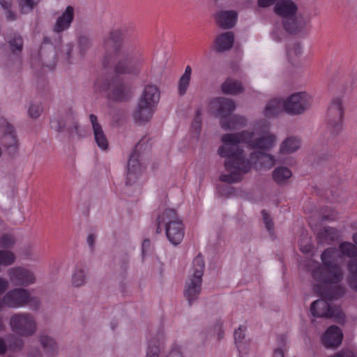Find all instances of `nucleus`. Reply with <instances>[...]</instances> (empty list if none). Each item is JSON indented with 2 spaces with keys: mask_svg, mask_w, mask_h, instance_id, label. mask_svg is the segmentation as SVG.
Here are the masks:
<instances>
[{
  "mask_svg": "<svg viewBox=\"0 0 357 357\" xmlns=\"http://www.w3.org/2000/svg\"><path fill=\"white\" fill-rule=\"evenodd\" d=\"M9 287V282L7 279L0 277V296L2 295ZM1 298H0V301Z\"/></svg>",
  "mask_w": 357,
  "mask_h": 357,
  "instance_id": "864d4df0",
  "label": "nucleus"
},
{
  "mask_svg": "<svg viewBox=\"0 0 357 357\" xmlns=\"http://www.w3.org/2000/svg\"><path fill=\"white\" fill-rule=\"evenodd\" d=\"M192 126L195 129H197L198 131L200 130V128H201V121H200V119H199L198 116L195 119V121H194V122L192 123Z\"/></svg>",
  "mask_w": 357,
  "mask_h": 357,
  "instance_id": "680f3d73",
  "label": "nucleus"
},
{
  "mask_svg": "<svg viewBox=\"0 0 357 357\" xmlns=\"http://www.w3.org/2000/svg\"><path fill=\"white\" fill-rule=\"evenodd\" d=\"M8 275L10 282L17 286L26 287L36 282L33 272L20 266L9 268Z\"/></svg>",
  "mask_w": 357,
  "mask_h": 357,
  "instance_id": "ddd939ff",
  "label": "nucleus"
},
{
  "mask_svg": "<svg viewBox=\"0 0 357 357\" xmlns=\"http://www.w3.org/2000/svg\"><path fill=\"white\" fill-rule=\"evenodd\" d=\"M250 157L253 161L258 162L260 167L265 169H270L276 162L274 155L264 151H253Z\"/></svg>",
  "mask_w": 357,
  "mask_h": 357,
  "instance_id": "412c9836",
  "label": "nucleus"
},
{
  "mask_svg": "<svg viewBox=\"0 0 357 357\" xmlns=\"http://www.w3.org/2000/svg\"><path fill=\"white\" fill-rule=\"evenodd\" d=\"M247 120L245 117L241 116H234L230 118L228 123L226 119H222L220 121L221 126L224 129H236L238 126H245Z\"/></svg>",
  "mask_w": 357,
  "mask_h": 357,
  "instance_id": "2f4dec72",
  "label": "nucleus"
},
{
  "mask_svg": "<svg viewBox=\"0 0 357 357\" xmlns=\"http://www.w3.org/2000/svg\"><path fill=\"white\" fill-rule=\"evenodd\" d=\"M160 99V92L158 88L153 85L146 86L139 98L140 102L146 103L148 105L155 107Z\"/></svg>",
  "mask_w": 357,
  "mask_h": 357,
  "instance_id": "5701e85b",
  "label": "nucleus"
},
{
  "mask_svg": "<svg viewBox=\"0 0 357 357\" xmlns=\"http://www.w3.org/2000/svg\"><path fill=\"white\" fill-rule=\"evenodd\" d=\"M96 241V236L94 234H89L87 238V243L91 248H93Z\"/></svg>",
  "mask_w": 357,
  "mask_h": 357,
  "instance_id": "bf43d9fd",
  "label": "nucleus"
},
{
  "mask_svg": "<svg viewBox=\"0 0 357 357\" xmlns=\"http://www.w3.org/2000/svg\"><path fill=\"white\" fill-rule=\"evenodd\" d=\"M227 138L240 140L252 149L266 151L273 148L277 141L276 135L269 131L267 126L255 128L252 132L244 130L232 133V135L227 136Z\"/></svg>",
  "mask_w": 357,
  "mask_h": 357,
  "instance_id": "20e7f679",
  "label": "nucleus"
},
{
  "mask_svg": "<svg viewBox=\"0 0 357 357\" xmlns=\"http://www.w3.org/2000/svg\"><path fill=\"white\" fill-rule=\"evenodd\" d=\"M284 101V112L292 115L303 113L312 105V97L305 92L295 93Z\"/></svg>",
  "mask_w": 357,
  "mask_h": 357,
  "instance_id": "1a4fd4ad",
  "label": "nucleus"
},
{
  "mask_svg": "<svg viewBox=\"0 0 357 357\" xmlns=\"http://www.w3.org/2000/svg\"><path fill=\"white\" fill-rule=\"evenodd\" d=\"M246 327L240 326L237 330H235L234 335L236 344L241 343L245 337V331Z\"/></svg>",
  "mask_w": 357,
  "mask_h": 357,
  "instance_id": "09e8293b",
  "label": "nucleus"
},
{
  "mask_svg": "<svg viewBox=\"0 0 357 357\" xmlns=\"http://www.w3.org/2000/svg\"><path fill=\"white\" fill-rule=\"evenodd\" d=\"M222 29H230L234 27V24H220Z\"/></svg>",
  "mask_w": 357,
  "mask_h": 357,
  "instance_id": "0e129e2a",
  "label": "nucleus"
},
{
  "mask_svg": "<svg viewBox=\"0 0 357 357\" xmlns=\"http://www.w3.org/2000/svg\"><path fill=\"white\" fill-rule=\"evenodd\" d=\"M132 96L131 89L121 80H114L109 86L108 97L116 101H126Z\"/></svg>",
  "mask_w": 357,
  "mask_h": 357,
  "instance_id": "4468645a",
  "label": "nucleus"
},
{
  "mask_svg": "<svg viewBox=\"0 0 357 357\" xmlns=\"http://www.w3.org/2000/svg\"><path fill=\"white\" fill-rule=\"evenodd\" d=\"M70 24H55L54 31L56 33H60L68 29Z\"/></svg>",
  "mask_w": 357,
  "mask_h": 357,
  "instance_id": "6e6d98bb",
  "label": "nucleus"
},
{
  "mask_svg": "<svg viewBox=\"0 0 357 357\" xmlns=\"http://www.w3.org/2000/svg\"><path fill=\"white\" fill-rule=\"evenodd\" d=\"M339 256L335 248L325 250L321 255L322 265L312 272L314 280L330 286L327 289L319 291V294L326 300L337 299L345 294V289L338 285L344 276L342 268L337 264Z\"/></svg>",
  "mask_w": 357,
  "mask_h": 357,
  "instance_id": "f03ea898",
  "label": "nucleus"
},
{
  "mask_svg": "<svg viewBox=\"0 0 357 357\" xmlns=\"http://www.w3.org/2000/svg\"><path fill=\"white\" fill-rule=\"evenodd\" d=\"M273 181L279 184L282 185L286 183V181L292 176L291 171L285 167H280L275 169L272 173Z\"/></svg>",
  "mask_w": 357,
  "mask_h": 357,
  "instance_id": "cd10ccee",
  "label": "nucleus"
},
{
  "mask_svg": "<svg viewBox=\"0 0 357 357\" xmlns=\"http://www.w3.org/2000/svg\"><path fill=\"white\" fill-rule=\"evenodd\" d=\"M261 214H262L264 222L266 225V227L267 229L271 232L273 229V220L270 218L269 215L268 214V213L266 211L263 210L261 211Z\"/></svg>",
  "mask_w": 357,
  "mask_h": 357,
  "instance_id": "8fccbe9b",
  "label": "nucleus"
},
{
  "mask_svg": "<svg viewBox=\"0 0 357 357\" xmlns=\"http://www.w3.org/2000/svg\"><path fill=\"white\" fill-rule=\"evenodd\" d=\"M86 273L84 269L77 270L73 275L72 282L74 286L80 287L85 283Z\"/></svg>",
  "mask_w": 357,
  "mask_h": 357,
  "instance_id": "ea45409f",
  "label": "nucleus"
},
{
  "mask_svg": "<svg viewBox=\"0 0 357 357\" xmlns=\"http://www.w3.org/2000/svg\"><path fill=\"white\" fill-rule=\"evenodd\" d=\"M31 301L29 291L24 288H15L7 291L0 301V310L4 307L19 308L26 305Z\"/></svg>",
  "mask_w": 357,
  "mask_h": 357,
  "instance_id": "6e6552de",
  "label": "nucleus"
},
{
  "mask_svg": "<svg viewBox=\"0 0 357 357\" xmlns=\"http://www.w3.org/2000/svg\"><path fill=\"white\" fill-rule=\"evenodd\" d=\"M234 35L232 31L221 33L215 39L214 49L218 53L228 51L233 47Z\"/></svg>",
  "mask_w": 357,
  "mask_h": 357,
  "instance_id": "a211bd4d",
  "label": "nucleus"
},
{
  "mask_svg": "<svg viewBox=\"0 0 357 357\" xmlns=\"http://www.w3.org/2000/svg\"><path fill=\"white\" fill-rule=\"evenodd\" d=\"M190 75H191V68L189 66H188L185 68V73L183 75V76L188 77L190 78Z\"/></svg>",
  "mask_w": 357,
  "mask_h": 357,
  "instance_id": "e2e57ef3",
  "label": "nucleus"
},
{
  "mask_svg": "<svg viewBox=\"0 0 357 357\" xmlns=\"http://www.w3.org/2000/svg\"><path fill=\"white\" fill-rule=\"evenodd\" d=\"M289 59L291 61L294 57L299 56L302 54V47L300 44H294L287 51Z\"/></svg>",
  "mask_w": 357,
  "mask_h": 357,
  "instance_id": "37998d69",
  "label": "nucleus"
},
{
  "mask_svg": "<svg viewBox=\"0 0 357 357\" xmlns=\"http://www.w3.org/2000/svg\"><path fill=\"white\" fill-rule=\"evenodd\" d=\"M192 271V275L190 278L185 290V296L189 304H191L192 301L197 299L202 289V278L204 271V261L200 254L193 260Z\"/></svg>",
  "mask_w": 357,
  "mask_h": 357,
  "instance_id": "423d86ee",
  "label": "nucleus"
},
{
  "mask_svg": "<svg viewBox=\"0 0 357 357\" xmlns=\"http://www.w3.org/2000/svg\"><path fill=\"white\" fill-rule=\"evenodd\" d=\"M159 225L165 224L166 236L169 242L178 245L184 237V227L174 209H166L158 215Z\"/></svg>",
  "mask_w": 357,
  "mask_h": 357,
  "instance_id": "39448f33",
  "label": "nucleus"
},
{
  "mask_svg": "<svg viewBox=\"0 0 357 357\" xmlns=\"http://www.w3.org/2000/svg\"><path fill=\"white\" fill-rule=\"evenodd\" d=\"M75 8L72 6H68L65 10L59 16L56 22H72L74 20Z\"/></svg>",
  "mask_w": 357,
  "mask_h": 357,
  "instance_id": "4c0bfd02",
  "label": "nucleus"
},
{
  "mask_svg": "<svg viewBox=\"0 0 357 357\" xmlns=\"http://www.w3.org/2000/svg\"><path fill=\"white\" fill-rule=\"evenodd\" d=\"M40 0H17L18 14L28 15L33 12Z\"/></svg>",
  "mask_w": 357,
  "mask_h": 357,
  "instance_id": "7c9ffc66",
  "label": "nucleus"
},
{
  "mask_svg": "<svg viewBox=\"0 0 357 357\" xmlns=\"http://www.w3.org/2000/svg\"><path fill=\"white\" fill-rule=\"evenodd\" d=\"M33 246L32 245L28 244L25 245L21 249V252L26 258H29L33 255L34 253Z\"/></svg>",
  "mask_w": 357,
  "mask_h": 357,
  "instance_id": "3c124183",
  "label": "nucleus"
},
{
  "mask_svg": "<svg viewBox=\"0 0 357 357\" xmlns=\"http://www.w3.org/2000/svg\"><path fill=\"white\" fill-rule=\"evenodd\" d=\"M43 112V107L40 104H31L29 106V114L31 118H38Z\"/></svg>",
  "mask_w": 357,
  "mask_h": 357,
  "instance_id": "de8ad7c7",
  "label": "nucleus"
},
{
  "mask_svg": "<svg viewBox=\"0 0 357 357\" xmlns=\"http://www.w3.org/2000/svg\"><path fill=\"white\" fill-rule=\"evenodd\" d=\"M342 340V331L336 326H330L321 337L322 344L326 348H336L341 344Z\"/></svg>",
  "mask_w": 357,
  "mask_h": 357,
  "instance_id": "2eb2a0df",
  "label": "nucleus"
},
{
  "mask_svg": "<svg viewBox=\"0 0 357 357\" xmlns=\"http://www.w3.org/2000/svg\"><path fill=\"white\" fill-rule=\"evenodd\" d=\"M7 351V346L4 340L0 337V354H4Z\"/></svg>",
  "mask_w": 357,
  "mask_h": 357,
  "instance_id": "052dcab7",
  "label": "nucleus"
},
{
  "mask_svg": "<svg viewBox=\"0 0 357 357\" xmlns=\"http://www.w3.org/2000/svg\"><path fill=\"white\" fill-rule=\"evenodd\" d=\"M10 325L12 331L21 336L32 335L36 331V321L27 313H18L11 316Z\"/></svg>",
  "mask_w": 357,
  "mask_h": 357,
  "instance_id": "0eeeda50",
  "label": "nucleus"
},
{
  "mask_svg": "<svg viewBox=\"0 0 357 357\" xmlns=\"http://www.w3.org/2000/svg\"><path fill=\"white\" fill-rule=\"evenodd\" d=\"M91 123L92 124L93 130L101 128L102 126L98 121V118L95 114H91L89 116Z\"/></svg>",
  "mask_w": 357,
  "mask_h": 357,
  "instance_id": "5fc2aeb1",
  "label": "nucleus"
},
{
  "mask_svg": "<svg viewBox=\"0 0 357 357\" xmlns=\"http://www.w3.org/2000/svg\"><path fill=\"white\" fill-rule=\"evenodd\" d=\"M105 50L103 63H110L117 74L138 75L144 63V59L130 47L123 45V34L120 31H113L104 40Z\"/></svg>",
  "mask_w": 357,
  "mask_h": 357,
  "instance_id": "f257e3e1",
  "label": "nucleus"
},
{
  "mask_svg": "<svg viewBox=\"0 0 357 357\" xmlns=\"http://www.w3.org/2000/svg\"><path fill=\"white\" fill-rule=\"evenodd\" d=\"M310 311L314 317H332L335 316L334 310L332 309L325 300H317L310 306Z\"/></svg>",
  "mask_w": 357,
  "mask_h": 357,
  "instance_id": "6ab92c4d",
  "label": "nucleus"
},
{
  "mask_svg": "<svg viewBox=\"0 0 357 357\" xmlns=\"http://www.w3.org/2000/svg\"><path fill=\"white\" fill-rule=\"evenodd\" d=\"M333 218H334L333 215H322V219L324 220H333Z\"/></svg>",
  "mask_w": 357,
  "mask_h": 357,
  "instance_id": "774afa93",
  "label": "nucleus"
},
{
  "mask_svg": "<svg viewBox=\"0 0 357 357\" xmlns=\"http://www.w3.org/2000/svg\"><path fill=\"white\" fill-rule=\"evenodd\" d=\"M231 135L232 133L222 135L223 144L218 148V153L220 157L227 158L224 165L227 170H235L241 174H246L252 169V162L246 157L244 150L238 145L243 142L227 138V136Z\"/></svg>",
  "mask_w": 357,
  "mask_h": 357,
  "instance_id": "7ed1b4c3",
  "label": "nucleus"
},
{
  "mask_svg": "<svg viewBox=\"0 0 357 357\" xmlns=\"http://www.w3.org/2000/svg\"><path fill=\"white\" fill-rule=\"evenodd\" d=\"M317 238L321 243H328L338 238V231L333 227H324L319 231Z\"/></svg>",
  "mask_w": 357,
  "mask_h": 357,
  "instance_id": "c85d7f7f",
  "label": "nucleus"
},
{
  "mask_svg": "<svg viewBox=\"0 0 357 357\" xmlns=\"http://www.w3.org/2000/svg\"><path fill=\"white\" fill-rule=\"evenodd\" d=\"M24 342L22 339L12 337L9 341L8 348L11 351L20 350L22 348Z\"/></svg>",
  "mask_w": 357,
  "mask_h": 357,
  "instance_id": "c03bdc74",
  "label": "nucleus"
},
{
  "mask_svg": "<svg viewBox=\"0 0 357 357\" xmlns=\"http://www.w3.org/2000/svg\"><path fill=\"white\" fill-rule=\"evenodd\" d=\"M160 349L156 342H150L146 357H159Z\"/></svg>",
  "mask_w": 357,
  "mask_h": 357,
  "instance_id": "49530a36",
  "label": "nucleus"
},
{
  "mask_svg": "<svg viewBox=\"0 0 357 357\" xmlns=\"http://www.w3.org/2000/svg\"><path fill=\"white\" fill-rule=\"evenodd\" d=\"M298 7L291 0H280L274 7L275 13L286 19H292L296 14Z\"/></svg>",
  "mask_w": 357,
  "mask_h": 357,
  "instance_id": "f3484780",
  "label": "nucleus"
},
{
  "mask_svg": "<svg viewBox=\"0 0 357 357\" xmlns=\"http://www.w3.org/2000/svg\"><path fill=\"white\" fill-rule=\"evenodd\" d=\"M329 357H356L353 351L350 350H342Z\"/></svg>",
  "mask_w": 357,
  "mask_h": 357,
  "instance_id": "603ef678",
  "label": "nucleus"
},
{
  "mask_svg": "<svg viewBox=\"0 0 357 357\" xmlns=\"http://www.w3.org/2000/svg\"><path fill=\"white\" fill-rule=\"evenodd\" d=\"M217 22H235L237 20V13L235 10H221L215 14Z\"/></svg>",
  "mask_w": 357,
  "mask_h": 357,
  "instance_id": "72a5a7b5",
  "label": "nucleus"
},
{
  "mask_svg": "<svg viewBox=\"0 0 357 357\" xmlns=\"http://www.w3.org/2000/svg\"><path fill=\"white\" fill-rule=\"evenodd\" d=\"M0 127L3 132L1 137V144L10 155L17 153L19 148V142L13 127L3 119H0Z\"/></svg>",
  "mask_w": 357,
  "mask_h": 357,
  "instance_id": "9b49d317",
  "label": "nucleus"
},
{
  "mask_svg": "<svg viewBox=\"0 0 357 357\" xmlns=\"http://www.w3.org/2000/svg\"><path fill=\"white\" fill-rule=\"evenodd\" d=\"M166 357H183L182 354L178 349H172Z\"/></svg>",
  "mask_w": 357,
  "mask_h": 357,
  "instance_id": "13d9d810",
  "label": "nucleus"
},
{
  "mask_svg": "<svg viewBox=\"0 0 357 357\" xmlns=\"http://www.w3.org/2000/svg\"><path fill=\"white\" fill-rule=\"evenodd\" d=\"M349 273L348 282L351 288L357 290V257L350 259L347 263Z\"/></svg>",
  "mask_w": 357,
  "mask_h": 357,
  "instance_id": "c756f323",
  "label": "nucleus"
},
{
  "mask_svg": "<svg viewBox=\"0 0 357 357\" xmlns=\"http://www.w3.org/2000/svg\"><path fill=\"white\" fill-rule=\"evenodd\" d=\"M221 88L224 93L230 95H238L245 90L241 82L232 78H227L222 83Z\"/></svg>",
  "mask_w": 357,
  "mask_h": 357,
  "instance_id": "b1692460",
  "label": "nucleus"
},
{
  "mask_svg": "<svg viewBox=\"0 0 357 357\" xmlns=\"http://www.w3.org/2000/svg\"><path fill=\"white\" fill-rule=\"evenodd\" d=\"M242 174L237 171L231 170L229 174H222L220 177V180L227 183H234L241 181Z\"/></svg>",
  "mask_w": 357,
  "mask_h": 357,
  "instance_id": "58836bf2",
  "label": "nucleus"
},
{
  "mask_svg": "<svg viewBox=\"0 0 357 357\" xmlns=\"http://www.w3.org/2000/svg\"><path fill=\"white\" fill-rule=\"evenodd\" d=\"M148 145L144 139L139 142L136 146L134 151L130 155L128 162V176L127 184H132L136 180L137 175L141 172V164L139 162L138 158L139 156V151L146 149Z\"/></svg>",
  "mask_w": 357,
  "mask_h": 357,
  "instance_id": "f8f14e48",
  "label": "nucleus"
},
{
  "mask_svg": "<svg viewBox=\"0 0 357 357\" xmlns=\"http://www.w3.org/2000/svg\"><path fill=\"white\" fill-rule=\"evenodd\" d=\"M15 243V237L9 234H3L0 237V248L8 249L12 248Z\"/></svg>",
  "mask_w": 357,
  "mask_h": 357,
  "instance_id": "a19ab883",
  "label": "nucleus"
},
{
  "mask_svg": "<svg viewBox=\"0 0 357 357\" xmlns=\"http://www.w3.org/2000/svg\"><path fill=\"white\" fill-rule=\"evenodd\" d=\"M93 131L94 134L95 140L98 146L103 150L107 149L108 147V141L105 135L104 131L102 130V127L93 130Z\"/></svg>",
  "mask_w": 357,
  "mask_h": 357,
  "instance_id": "c9c22d12",
  "label": "nucleus"
},
{
  "mask_svg": "<svg viewBox=\"0 0 357 357\" xmlns=\"http://www.w3.org/2000/svg\"><path fill=\"white\" fill-rule=\"evenodd\" d=\"M301 251L303 252H305V253H307L308 252L310 251L311 250V246L310 245H305V247H302L301 248Z\"/></svg>",
  "mask_w": 357,
  "mask_h": 357,
  "instance_id": "338daca9",
  "label": "nucleus"
},
{
  "mask_svg": "<svg viewBox=\"0 0 357 357\" xmlns=\"http://www.w3.org/2000/svg\"><path fill=\"white\" fill-rule=\"evenodd\" d=\"M0 6L7 20L13 22L19 20V14L14 9L13 0H0Z\"/></svg>",
  "mask_w": 357,
  "mask_h": 357,
  "instance_id": "bb28decb",
  "label": "nucleus"
},
{
  "mask_svg": "<svg viewBox=\"0 0 357 357\" xmlns=\"http://www.w3.org/2000/svg\"><path fill=\"white\" fill-rule=\"evenodd\" d=\"M8 43L13 54L18 55L22 52L24 43L21 36L15 34L8 40Z\"/></svg>",
  "mask_w": 357,
  "mask_h": 357,
  "instance_id": "473e14b6",
  "label": "nucleus"
},
{
  "mask_svg": "<svg viewBox=\"0 0 357 357\" xmlns=\"http://www.w3.org/2000/svg\"><path fill=\"white\" fill-rule=\"evenodd\" d=\"M344 116V108L342 102L339 98L334 99L328 107L326 121L333 132L337 133L342 128V119Z\"/></svg>",
  "mask_w": 357,
  "mask_h": 357,
  "instance_id": "9d476101",
  "label": "nucleus"
},
{
  "mask_svg": "<svg viewBox=\"0 0 357 357\" xmlns=\"http://www.w3.org/2000/svg\"><path fill=\"white\" fill-rule=\"evenodd\" d=\"M153 107L151 105H148L146 103L139 101L138 105L133 112V118L135 121L144 123L149 121L153 115Z\"/></svg>",
  "mask_w": 357,
  "mask_h": 357,
  "instance_id": "4be33fe9",
  "label": "nucleus"
},
{
  "mask_svg": "<svg viewBox=\"0 0 357 357\" xmlns=\"http://www.w3.org/2000/svg\"><path fill=\"white\" fill-rule=\"evenodd\" d=\"M301 141L298 137L291 136L284 139L280 146V153L290 154L296 151L301 146Z\"/></svg>",
  "mask_w": 357,
  "mask_h": 357,
  "instance_id": "a878e982",
  "label": "nucleus"
},
{
  "mask_svg": "<svg viewBox=\"0 0 357 357\" xmlns=\"http://www.w3.org/2000/svg\"><path fill=\"white\" fill-rule=\"evenodd\" d=\"M212 108L217 110V114L225 117L230 114L236 109V104L234 100L219 97L213 99L211 102Z\"/></svg>",
  "mask_w": 357,
  "mask_h": 357,
  "instance_id": "dca6fc26",
  "label": "nucleus"
},
{
  "mask_svg": "<svg viewBox=\"0 0 357 357\" xmlns=\"http://www.w3.org/2000/svg\"><path fill=\"white\" fill-rule=\"evenodd\" d=\"M339 250L344 256L353 259L357 258V247L351 243H342L339 245Z\"/></svg>",
  "mask_w": 357,
  "mask_h": 357,
  "instance_id": "f704fd0d",
  "label": "nucleus"
},
{
  "mask_svg": "<svg viewBox=\"0 0 357 357\" xmlns=\"http://www.w3.org/2000/svg\"><path fill=\"white\" fill-rule=\"evenodd\" d=\"M303 29V24H276L273 33L278 39H281L285 33L296 35Z\"/></svg>",
  "mask_w": 357,
  "mask_h": 357,
  "instance_id": "aec40b11",
  "label": "nucleus"
},
{
  "mask_svg": "<svg viewBox=\"0 0 357 357\" xmlns=\"http://www.w3.org/2000/svg\"><path fill=\"white\" fill-rule=\"evenodd\" d=\"M284 101L280 98H273L270 100L264 108V116L270 118L275 116L284 111Z\"/></svg>",
  "mask_w": 357,
  "mask_h": 357,
  "instance_id": "393cba45",
  "label": "nucleus"
},
{
  "mask_svg": "<svg viewBox=\"0 0 357 357\" xmlns=\"http://www.w3.org/2000/svg\"><path fill=\"white\" fill-rule=\"evenodd\" d=\"M278 346L274 349L273 357H284L286 338L284 335L278 337Z\"/></svg>",
  "mask_w": 357,
  "mask_h": 357,
  "instance_id": "79ce46f5",
  "label": "nucleus"
},
{
  "mask_svg": "<svg viewBox=\"0 0 357 357\" xmlns=\"http://www.w3.org/2000/svg\"><path fill=\"white\" fill-rule=\"evenodd\" d=\"M88 43H89V41H88V39L86 38L82 37V38H79V44H80V45H87Z\"/></svg>",
  "mask_w": 357,
  "mask_h": 357,
  "instance_id": "69168bd1",
  "label": "nucleus"
},
{
  "mask_svg": "<svg viewBox=\"0 0 357 357\" xmlns=\"http://www.w3.org/2000/svg\"><path fill=\"white\" fill-rule=\"evenodd\" d=\"M40 342L43 347L49 354L54 355L56 353L57 346L53 339L44 335L40 337Z\"/></svg>",
  "mask_w": 357,
  "mask_h": 357,
  "instance_id": "e433bc0d",
  "label": "nucleus"
},
{
  "mask_svg": "<svg viewBox=\"0 0 357 357\" xmlns=\"http://www.w3.org/2000/svg\"><path fill=\"white\" fill-rule=\"evenodd\" d=\"M277 0H258V5L261 8H266L273 5Z\"/></svg>",
  "mask_w": 357,
  "mask_h": 357,
  "instance_id": "4d7b16f0",
  "label": "nucleus"
},
{
  "mask_svg": "<svg viewBox=\"0 0 357 357\" xmlns=\"http://www.w3.org/2000/svg\"><path fill=\"white\" fill-rule=\"evenodd\" d=\"M190 78L185 76H181L178 83V91L180 95H184L190 84Z\"/></svg>",
  "mask_w": 357,
  "mask_h": 357,
  "instance_id": "a18cd8bd",
  "label": "nucleus"
}]
</instances>
